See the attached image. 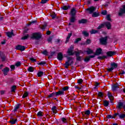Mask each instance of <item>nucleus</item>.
Returning a JSON list of instances; mask_svg holds the SVG:
<instances>
[{"label": "nucleus", "instance_id": "f257e3e1", "mask_svg": "<svg viewBox=\"0 0 125 125\" xmlns=\"http://www.w3.org/2000/svg\"><path fill=\"white\" fill-rule=\"evenodd\" d=\"M74 45H71L70 47L68 49L67 53L69 56H73L74 54H75L76 61L81 62L82 61V56H80L81 54H84V51L80 50L79 51H74Z\"/></svg>", "mask_w": 125, "mask_h": 125}, {"label": "nucleus", "instance_id": "f03ea898", "mask_svg": "<svg viewBox=\"0 0 125 125\" xmlns=\"http://www.w3.org/2000/svg\"><path fill=\"white\" fill-rule=\"evenodd\" d=\"M67 61L64 64V68L68 69L69 66H73L74 65V59L71 57H66Z\"/></svg>", "mask_w": 125, "mask_h": 125}, {"label": "nucleus", "instance_id": "7ed1b4c3", "mask_svg": "<svg viewBox=\"0 0 125 125\" xmlns=\"http://www.w3.org/2000/svg\"><path fill=\"white\" fill-rule=\"evenodd\" d=\"M77 13V11L75 8H72L71 10V11L69 13L71 15V17L70 18L69 21L70 23H75L76 21V14Z\"/></svg>", "mask_w": 125, "mask_h": 125}, {"label": "nucleus", "instance_id": "20e7f679", "mask_svg": "<svg viewBox=\"0 0 125 125\" xmlns=\"http://www.w3.org/2000/svg\"><path fill=\"white\" fill-rule=\"evenodd\" d=\"M114 54H116V52L109 51L106 53L107 56L98 57L97 59H99V60H103V59H106V58H107V57H112V56H113V55H114Z\"/></svg>", "mask_w": 125, "mask_h": 125}, {"label": "nucleus", "instance_id": "39448f33", "mask_svg": "<svg viewBox=\"0 0 125 125\" xmlns=\"http://www.w3.org/2000/svg\"><path fill=\"white\" fill-rule=\"evenodd\" d=\"M42 35L40 32H35L33 33L31 36V40H35L36 41H39L42 39Z\"/></svg>", "mask_w": 125, "mask_h": 125}, {"label": "nucleus", "instance_id": "423d86ee", "mask_svg": "<svg viewBox=\"0 0 125 125\" xmlns=\"http://www.w3.org/2000/svg\"><path fill=\"white\" fill-rule=\"evenodd\" d=\"M111 67L109 68H107V72H112L114 70V69H116L118 68V63L113 62L110 63Z\"/></svg>", "mask_w": 125, "mask_h": 125}, {"label": "nucleus", "instance_id": "0eeeda50", "mask_svg": "<svg viewBox=\"0 0 125 125\" xmlns=\"http://www.w3.org/2000/svg\"><path fill=\"white\" fill-rule=\"evenodd\" d=\"M113 117L114 119H116V118H119V119H120V120H123L125 118V114H120V113H115L113 114Z\"/></svg>", "mask_w": 125, "mask_h": 125}, {"label": "nucleus", "instance_id": "6e6552de", "mask_svg": "<svg viewBox=\"0 0 125 125\" xmlns=\"http://www.w3.org/2000/svg\"><path fill=\"white\" fill-rule=\"evenodd\" d=\"M108 40V37L105 36L104 37H102L100 39V43L102 44V45H106L107 43V41Z\"/></svg>", "mask_w": 125, "mask_h": 125}, {"label": "nucleus", "instance_id": "1a4fd4ad", "mask_svg": "<svg viewBox=\"0 0 125 125\" xmlns=\"http://www.w3.org/2000/svg\"><path fill=\"white\" fill-rule=\"evenodd\" d=\"M60 93H59V91L53 92L50 93L49 95H48L47 98H53L54 97H57L58 96H60Z\"/></svg>", "mask_w": 125, "mask_h": 125}, {"label": "nucleus", "instance_id": "9d476101", "mask_svg": "<svg viewBox=\"0 0 125 125\" xmlns=\"http://www.w3.org/2000/svg\"><path fill=\"white\" fill-rule=\"evenodd\" d=\"M95 9H96V7L91 6V7L86 9V11H88V13L89 14H92L95 11Z\"/></svg>", "mask_w": 125, "mask_h": 125}, {"label": "nucleus", "instance_id": "9b49d317", "mask_svg": "<svg viewBox=\"0 0 125 125\" xmlns=\"http://www.w3.org/2000/svg\"><path fill=\"white\" fill-rule=\"evenodd\" d=\"M69 88H70V87H69L68 86H65L62 87V90H59V92L60 95H64V91H67V90H68L69 89Z\"/></svg>", "mask_w": 125, "mask_h": 125}, {"label": "nucleus", "instance_id": "f8f14e48", "mask_svg": "<svg viewBox=\"0 0 125 125\" xmlns=\"http://www.w3.org/2000/svg\"><path fill=\"white\" fill-rule=\"evenodd\" d=\"M9 71H10V69L8 67H6L1 70L4 76H7Z\"/></svg>", "mask_w": 125, "mask_h": 125}, {"label": "nucleus", "instance_id": "ddd939ff", "mask_svg": "<svg viewBox=\"0 0 125 125\" xmlns=\"http://www.w3.org/2000/svg\"><path fill=\"white\" fill-rule=\"evenodd\" d=\"M15 49H16V50H20V51H24V50L26 49V47H25V46H22L19 44L16 46Z\"/></svg>", "mask_w": 125, "mask_h": 125}, {"label": "nucleus", "instance_id": "4468645a", "mask_svg": "<svg viewBox=\"0 0 125 125\" xmlns=\"http://www.w3.org/2000/svg\"><path fill=\"white\" fill-rule=\"evenodd\" d=\"M100 54H102V49L101 48H98L96 50V52L94 53L93 56H94V58L96 56L100 55Z\"/></svg>", "mask_w": 125, "mask_h": 125}, {"label": "nucleus", "instance_id": "2eb2a0df", "mask_svg": "<svg viewBox=\"0 0 125 125\" xmlns=\"http://www.w3.org/2000/svg\"><path fill=\"white\" fill-rule=\"evenodd\" d=\"M123 14H125V5L123 6V8H121L118 13L119 16H123Z\"/></svg>", "mask_w": 125, "mask_h": 125}, {"label": "nucleus", "instance_id": "dca6fc26", "mask_svg": "<svg viewBox=\"0 0 125 125\" xmlns=\"http://www.w3.org/2000/svg\"><path fill=\"white\" fill-rule=\"evenodd\" d=\"M124 103L123 102H118L117 105H116V109L118 110H121L122 108H124Z\"/></svg>", "mask_w": 125, "mask_h": 125}, {"label": "nucleus", "instance_id": "f3484780", "mask_svg": "<svg viewBox=\"0 0 125 125\" xmlns=\"http://www.w3.org/2000/svg\"><path fill=\"white\" fill-rule=\"evenodd\" d=\"M91 58H94V56L93 55H89L85 57V58L84 59V62H85L86 63H87L90 61V59Z\"/></svg>", "mask_w": 125, "mask_h": 125}, {"label": "nucleus", "instance_id": "a211bd4d", "mask_svg": "<svg viewBox=\"0 0 125 125\" xmlns=\"http://www.w3.org/2000/svg\"><path fill=\"white\" fill-rule=\"evenodd\" d=\"M57 58L59 61H62V60H63V58H64V57H63V54L62 53V52H59L58 53Z\"/></svg>", "mask_w": 125, "mask_h": 125}, {"label": "nucleus", "instance_id": "6ab92c4d", "mask_svg": "<svg viewBox=\"0 0 125 125\" xmlns=\"http://www.w3.org/2000/svg\"><path fill=\"white\" fill-rule=\"evenodd\" d=\"M119 83H116V84H114L112 86V91H117L118 88H119Z\"/></svg>", "mask_w": 125, "mask_h": 125}, {"label": "nucleus", "instance_id": "aec40b11", "mask_svg": "<svg viewBox=\"0 0 125 125\" xmlns=\"http://www.w3.org/2000/svg\"><path fill=\"white\" fill-rule=\"evenodd\" d=\"M87 50L84 51V52H86L87 55H90V54H93V50L89 48H87Z\"/></svg>", "mask_w": 125, "mask_h": 125}, {"label": "nucleus", "instance_id": "412c9836", "mask_svg": "<svg viewBox=\"0 0 125 125\" xmlns=\"http://www.w3.org/2000/svg\"><path fill=\"white\" fill-rule=\"evenodd\" d=\"M6 36L8 38H12V36H14V33H13V30H12L11 32H8L6 33Z\"/></svg>", "mask_w": 125, "mask_h": 125}, {"label": "nucleus", "instance_id": "4be33fe9", "mask_svg": "<svg viewBox=\"0 0 125 125\" xmlns=\"http://www.w3.org/2000/svg\"><path fill=\"white\" fill-rule=\"evenodd\" d=\"M104 24V26H105V27H106L107 30H110L111 29V27H112V25H111V22H106Z\"/></svg>", "mask_w": 125, "mask_h": 125}, {"label": "nucleus", "instance_id": "5701e85b", "mask_svg": "<svg viewBox=\"0 0 125 125\" xmlns=\"http://www.w3.org/2000/svg\"><path fill=\"white\" fill-rule=\"evenodd\" d=\"M99 16H100V14L99 12H94L93 14H92V17H93V18H95Z\"/></svg>", "mask_w": 125, "mask_h": 125}, {"label": "nucleus", "instance_id": "b1692460", "mask_svg": "<svg viewBox=\"0 0 125 125\" xmlns=\"http://www.w3.org/2000/svg\"><path fill=\"white\" fill-rule=\"evenodd\" d=\"M87 22V20L82 19L78 21L79 24H85Z\"/></svg>", "mask_w": 125, "mask_h": 125}, {"label": "nucleus", "instance_id": "393cba45", "mask_svg": "<svg viewBox=\"0 0 125 125\" xmlns=\"http://www.w3.org/2000/svg\"><path fill=\"white\" fill-rule=\"evenodd\" d=\"M20 104H17V105H15L14 109L13 110V112H14V113H15L16 112H17V110L18 109H19L20 107Z\"/></svg>", "mask_w": 125, "mask_h": 125}, {"label": "nucleus", "instance_id": "a878e982", "mask_svg": "<svg viewBox=\"0 0 125 125\" xmlns=\"http://www.w3.org/2000/svg\"><path fill=\"white\" fill-rule=\"evenodd\" d=\"M90 33L91 35H94L95 34H98V33H99V31L92 29L91 31H90Z\"/></svg>", "mask_w": 125, "mask_h": 125}, {"label": "nucleus", "instance_id": "bb28decb", "mask_svg": "<svg viewBox=\"0 0 125 125\" xmlns=\"http://www.w3.org/2000/svg\"><path fill=\"white\" fill-rule=\"evenodd\" d=\"M8 123L11 124V125H15V124H17V119H15L12 120H10Z\"/></svg>", "mask_w": 125, "mask_h": 125}, {"label": "nucleus", "instance_id": "cd10ccee", "mask_svg": "<svg viewBox=\"0 0 125 125\" xmlns=\"http://www.w3.org/2000/svg\"><path fill=\"white\" fill-rule=\"evenodd\" d=\"M14 82V80L12 78H9L8 79V81L7 82V83L8 84H11V83H13Z\"/></svg>", "mask_w": 125, "mask_h": 125}, {"label": "nucleus", "instance_id": "c85d7f7f", "mask_svg": "<svg viewBox=\"0 0 125 125\" xmlns=\"http://www.w3.org/2000/svg\"><path fill=\"white\" fill-rule=\"evenodd\" d=\"M109 103H110L109 102V101L104 100V101L103 105L104 107H108V106H109Z\"/></svg>", "mask_w": 125, "mask_h": 125}, {"label": "nucleus", "instance_id": "c756f323", "mask_svg": "<svg viewBox=\"0 0 125 125\" xmlns=\"http://www.w3.org/2000/svg\"><path fill=\"white\" fill-rule=\"evenodd\" d=\"M118 71L119 72V73H118L119 76H124V75H125V70L121 69V70H119Z\"/></svg>", "mask_w": 125, "mask_h": 125}, {"label": "nucleus", "instance_id": "7c9ffc66", "mask_svg": "<svg viewBox=\"0 0 125 125\" xmlns=\"http://www.w3.org/2000/svg\"><path fill=\"white\" fill-rule=\"evenodd\" d=\"M107 97L109 99H114V96H113V95L109 91L107 92Z\"/></svg>", "mask_w": 125, "mask_h": 125}, {"label": "nucleus", "instance_id": "2f4dec72", "mask_svg": "<svg viewBox=\"0 0 125 125\" xmlns=\"http://www.w3.org/2000/svg\"><path fill=\"white\" fill-rule=\"evenodd\" d=\"M70 7H71L70 5H64L62 7V10H68V9H69Z\"/></svg>", "mask_w": 125, "mask_h": 125}, {"label": "nucleus", "instance_id": "473e14b6", "mask_svg": "<svg viewBox=\"0 0 125 125\" xmlns=\"http://www.w3.org/2000/svg\"><path fill=\"white\" fill-rule=\"evenodd\" d=\"M51 110L53 111V113H54L55 114H56V112H57V107H56V106H53Z\"/></svg>", "mask_w": 125, "mask_h": 125}, {"label": "nucleus", "instance_id": "72a5a7b5", "mask_svg": "<svg viewBox=\"0 0 125 125\" xmlns=\"http://www.w3.org/2000/svg\"><path fill=\"white\" fill-rule=\"evenodd\" d=\"M37 76L39 78H41L43 76V72L42 71H39L37 73Z\"/></svg>", "mask_w": 125, "mask_h": 125}, {"label": "nucleus", "instance_id": "f704fd0d", "mask_svg": "<svg viewBox=\"0 0 125 125\" xmlns=\"http://www.w3.org/2000/svg\"><path fill=\"white\" fill-rule=\"evenodd\" d=\"M28 72L33 73L34 72V67L33 66H29L27 69Z\"/></svg>", "mask_w": 125, "mask_h": 125}, {"label": "nucleus", "instance_id": "c9c22d12", "mask_svg": "<svg viewBox=\"0 0 125 125\" xmlns=\"http://www.w3.org/2000/svg\"><path fill=\"white\" fill-rule=\"evenodd\" d=\"M43 112L42 111H40L37 113V117H43Z\"/></svg>", "mask_w": 125, "mask_h": 125}, {"label": "nucleus", "instance_id": "e433bc0d", "mask_svg": "<svg viewBox=\"0 0 125 125\" xmlns=\"http://www.w3.org/2000/svg\"><path fill=\"white\" fill-rule=\"evenodd\" d=\"M29 95V93L28 92H25L23 93L22 98L24 99V98H26V97H28Z\"/></svg>", "mask_w": 125, "mask_h": 125}, {"label": "nucleus", "instance_id": "4c0bfd02", "mask_svg": "<svg viewBox=\"0 0 125 125\" xmlns=\"http://www.w3.org/2000/svg\"><path fill=\"white\" fill-rule=\"evenodd\" d=\"M16 87H17V86L15 85H13L11 87V92H15V90L16 89Z\"/></svg>", "mask_w": 125, "mask_h": 125}, {"label": "nucleus", "instance_id": "58836bf2", "mask_svg": "<svg viewBox=\"0 0 125 125\" xmlns=\"http://www.w3.org/2000/svg\"><path fill=\"white\" fill-rule=\"evenodd\" d=\"M81 41H82V38H77L74 41V43L75 44L79 43V42H81Z\"/></svg>", "mask_w": 125, "mask_h": 125}, {"label": "nucleus", "instance_id": "ea45409f", "mask_svg": "<svg viewBox=\"0 0 125 125\" xmlns=\"http://www.w3.org/2000/svg\"><path fill=\"white\" fill-rule=\"evenodd\" d=\"M42 54L43 55H45V56H48V52H47V50H45L42 52Z\"/></svg>", "mask_w": 125, "mask_h": 125}, {"label": "nucleus", "instance_id": "a19ab883", "mask_svg": "<svg viewBox=\"0 0 125 125\" xmlns=\"http://www.w3.org/2000/svg\"><path fill=\"white\" fill-rule=\"evenodd\" d=\"M56 14L54 12L53 14H50V16H51V17H52V19H55V18H56Z\"/></svg>", "mask_w": 125, "mask_h": 125}, {"label": "nucleus", "instance_id": "79ce46f5", "mask_svg": "<svg viewBox=\"0 0 125 125\" xmlns=\"http://www.w3.org/2000/svg\"><path fill=\"white\" fill-rule=\"evenodd\" d=\"M49 0H42L40 3L41 4H44V3H47V2H48Z\"/></svg>", "mask_w": 125, "mask_h": 125}, {"label": "nucleus", "instance_id": "37998d69", "mask_svg": "<svg viewBox=\"0 0 125 125\" xmlns=\"http://www.w3.org/2000/svg\"><path fill=\"white\" fill-rule=\"evenodd\" d=\"M82 34L84 36V37H89V33L86 31H83L82 32Z\"/></svg>", "mask_w": 125, "mask_h": 125}, {"label": "nucleus", "instance_id": "c03bdc74", "mask_svg": "<svg viewBox=\"0 0 125 125\" xmlns=\"http://www.w3.org/2000/svg\"><path fill=\"white\" fill-rule=\"evenodd\" d=\"M45 64H46V62L44 61H42L37 63V65H40V66H42V65H44Z\"/></svg>", "mask_w": 125, "mask_h": 125}, {"label": "nucleus", "instance_id": "a18cd8bd", "mask_svg": "<svg viewBox=\"0 0 125 125\" xmlns=\"http://www.w3.org/2000/svg\"><path fill=\"white\" fill-rule=\"evenodd\" d=\"M29 37H30V35H29V34H27L26 35L22 37L21 38V40H27L28 39V38H29Z\"/></svg>", "mask_w": 125, "mask_h": 125}, {"label": "nucleus", "instance_id": "49530a36", "mask_svg": "<svg viewBox=\"0 0 125 125\" xmlns=\"http://www.w3.org/2000/svg\"><path fill=\"white\" fill-rule=\"evenodd\" d=\"M105 26V24L104 23H102L100 25H99L97 29L98 30H100V29H102V28H104V26Z\"/></svg>", "mask_w": 125, "mask_h": 125}, {"label": "nucleus", "instance_id": "de8ad7c7", "mask_svg": "<svg viewBox=\"0 0 125 125\" xmlns=\"http://www.w3.org/2000/svg\"><path fill=\"white\" fill-rule=\"evenodd\" d=\"M84 115H86V116H89V115H90V110H87L85 111Z\"/></svg>", "mask_w": 125, "mask_h": 125}, {"label": "nucleus", "instance_id": "09e8293b", "mask_svg": "<svg viewBox=\"0 0 125 125\" xmlns=\"http://www.w3.org/2000/svg\"><path fill=\"white\" fill-rule=\"evenodd\" d=\"M61 121L63 123V124H67V119L63 117L61 118Z\"/></svg>", "mask_w": 125, "mask_h": 125}, {"label": "nucleus", "instance_id": "8fccbe9b", "mask_svg": "<svg viewBox=\"0 0 125 125\" xmlns=\"http://www.w3.org/2000/svg\"><path fill=\"white\" fill-rule=\"evenodd\" d=\"M98 95L99 97H103L104 96V94L102 92H99Z\"/></svg>", "mask_w": 125, "mask_h": 125}, {"label": "nucleus", "instance_id": "3c124183", "mask_svg": "<svg viewBox=\"0 0 125 125\" xmlns=\"http://www.w3.org/2000/svg\"><path fill=\"white\" fill-rule=\"evenodd\" d=\"M37 22H38V21H32L28 24V26L32 25V24H35L36 23H37Z\"/></svg>", "mask_w": 125, "mask_h": 125}, {"label": "nucleus", "instance_id": "603ef678", "mask_svg": "<svg viewBox=\"0 0 125 125\" xmlns=\"http://www.w3.org/2000/svg\"><path fill=\"white\" fill-rule=\"evenodd\" d=\"M16 67H20L21 66V62H17L15 64Z\"/></svg>", "mask_w": 125, "mask_h": 125}, {"label": "nucleus", "instance_id": "864d4df0", "mask_svg": "<svg viewBox=\"0 0 125 125\" xmlns=\"http://www.w3.org/2000/svg\"><path fill=\"white\" fill-rule=\"evenodd\" d=\"M47 26V24H46V23H44V24L42 25V29L43 31H44V30L45 29V28H46Z\"/></svg>", "mask_w": 125, "mask_h": 125}, {"label": "nucleus", "instance_id": "5fc2aeb1", "mask_svg": "<svg viewBox=\"0 0 125 125\" xmlns=\"http://www.w3.org/2000/svg\"><path fill=\"white\" fill-rule=\"evenodd\" d=\"M106 118L107 119H115V117H114V115L112 116L111 115H107L106 116Z\"/></svg>", "mask_w": 125, "mask_h": 125}, {"label": "nucleus", "instance_id": "6e6d98bb", "mask_svg": "<svg viewBox=\"0 0 125 125\" xmlns=\"http://www.w3.org/2000/svg\"><path fill=\"white\" fill-rule=\"evenodd\" d=\"M102 15H107V11L106 10H103L101 12Z\"/></svg>", "mask_w": 125, "mask_h": 125}, {"label": "nucleus", "instance_id": "4d7b16f0", "mask_svg": "<svg viewBox=\"0 0 125 125\" xmlns=\"http://www.w3.org/2000/svg\"><path fill=\"white\" fill-rule=\"evenodd\" d=\"M75 88L76 89H78V90H83V87H80L78 86L77 85L74 86Z\"/></svg>", "mask_w": 125, "mask_h": 125}, {"label": "nucleus", "instance_id": "13d9d810", "mask_svg": "<svg viewBox=\"0 0 125 125\" xmlns=\"http://www.w3.org/2000/svg\"><path fill=\"white\" fill-rule=\"evenodd\" d=\"M83 82V79H80L79 80H78V83H79V84H82Z\"/></svg>", "mask_w": 125, "mask_h": 125}, {"label": "nucleus", "instance_id": "bf43d9fd", "mask_svg": "<svg viewBox=\"0 0 125 125\" xmlns=\"http://www.w3.org/2000/svg\"><path fill=\"white\" fill-rule=\"evenodd\" d=\"M0 58L1 59L2 62H4V61H5V56H1Z\"/></svg>", "mask_w": 125, "mask_h": 125}, {"label": "nucleus", "instance_id": "052dcab7", "mask_svg": "<svg viewBox=\"0 0 125 125\" xmlns=\"http://www.w3.org/2000/svg\"><path fill=\"white\" fill-rule=\"evenodd\" d=\"M86 44H90V43H91V40L87 39V40L86 41Z\"/></svg>", "mask_w": 125, "mask_h": 125}, {"label": "nucleus", "instance_id": "680f3d73", "mask_svg": "<svg viewBox=\"0 0 125 125\" xmlns=\"http://www.w3.org/2000/svg\"><path fill=\"white\" fill-rule=\"evenodd\" d=\"M106 19H107V20H108V21H111V15H107L106 16Z\"/></svg>", "mask_w": 125, "mask_h": 125}, {"label": "nucleus", "instance_id": "e2e57ef3", "mask_svg": "<svg viewBox=\"0 0 125 125\" xmlns=\"http://www.w3.org/2000/svg\"><path fill=\"white\" fill-rule=\"evenodd\" d=\"M29 59L32 62H37V60L34 58H30Z\"/></svg>", "mask_w": 125, "mask_h": 125}, {"label": "nucleus", "instance_id": "0e129e2a", "mask_svg": "<svg viewBox=\"0 0 125 125\" xmlns=\"http://www.w3.org/2000/svg\"><path fill=\"white\" fill-rule=\"evenodd\" d=\"M10 68H11V70H15V65L12 64L10 65Z\"/></svg>", "mask_w": 125, "mask_h": 125}, {"label": "nucleus", "instance_id": "69168bd1", "mask_svg": "<svg viewBox=\"0 0 125 125\" xmlns=\"http://www.w3.org/2000/svg\"><path fill=\"white\" fill-rule=\"evenodd\" d=\"M71 37H72V33H68L67 37H66L67 39H70Z\"/></svg>", "mask_w": 125, "mask_h": 125}, {"label": "nucleus", "instance_id": "338daca9", "mask_svg": "<svg viewBox=\"0 0 125 125\" xmlns=\"http://www.w3.org/2000/svg\"><path fill=\"white\" fill-rule=\"evenodd\" d=\"M94 86H96L98 88H99L100 87L99 83H98V82H95V85H94Z\"/></svg>", "mask_w": 125, "mask_h": 125}, {"label": "nucleus", "instance_id": "774afa93", "mask_svg": "<svg viewBox=\"0 0 125 125\" xmlns=\"http://www.w3.org/2000/svg\"><path fill=\"white\" fill-rule=\"evenodd\" d=\"M47 41L48 42H52V37H49Z\"/></svg>", "mask_w": 125, "mask_h": 125}]
</instances>
